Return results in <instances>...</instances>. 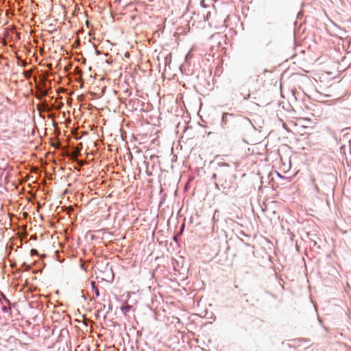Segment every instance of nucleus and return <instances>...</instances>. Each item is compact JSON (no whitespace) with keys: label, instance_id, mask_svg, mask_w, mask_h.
I'll return each mask as SVG.
<instances>
[{"label":"nucleus","instance_id":"nucleus-1","mask_svg":"<svg viewBox=\"0 0 351 351\" xmlns=\"http://www.w3.org/2000/svg\"><path fill=\"white\" fill-rule=\"evenodd\" d=\"M216 171L218 172V182H215V188L220 189V186L226 193L231 189H234L233 182L235 176L232 175L229 164L225 162L218 163V167L216 169Z\"/></svg>","mask_w":351,"mask_h":351},{"label":"nucleus","instance_id":"nucleus-2","mask_svg":"<svg viewBox=\"0 0 351 351\" xmlns=\"http://www.w3.org/2000/svg\"><path fill=\"white\" fill-rule=\"evenodd\" d=\"M48 87L45 82H40L36 85V98H43L48 94Z\"/></svg>","mask_w":351,"mask_h":351},{"label":"nucleus","instance_id":"nucleus-3","mask_svg":"<svg viewBox=\"0 0 351 351\" xmlns=\"http://www.w3.org/2000/svg\"><path fill=\"white\" fill-rule=\"evenodd\" d=\"M5 302L8 304H3L1 300H0V305L1 306V310L3 313H8L11 310V308L9 306L10 302L8 300H5Z\"/></svg>","mask_w":351,"mask_h":351},{"label":"nucleus","instance_id":"nucleus-4","mask_svg":"<svg viewBox=\"0 0 351 351\" xmlns=\"http://www.w3.org/2000/svg\"><path fill=\"white\" fill-rule=\"evenodd\" d=\"M232 117V114L223 113L222 116V124L226 125L227 122L228 121V119L231 118Z\"/></svg>","mask_w":351,"mask_h":351},{"label":"nucleus","instance_id":"nucleus-5","mask_svg":"<svg viewBox=\"0 0 351 351\" xmlns=\"http://www.w3.org/2000/svg\"><path fill=\"white\" fill-rule=\"evenodd\" d=\"M51 145L53 147H54L55 148L60 149L61 147V144L58 139H55V140L51 139Z\"/></svg>","mask_w":351,"mask_h":351},{"label":"nucleus","instance_id":"nucleus-6","mask_svg":"<svg viewBox=\"0 0 351 351\" xmlns=\"http://www.w3.org/2000/svg\"><path fill=\"white\" fill-rule=\"evenodd\" d=\"M311 181L312 185H313L314 189L315 190L316 193H319V189L318 186L315 183V179L313 177H312L311 179Z\"/></svg>","mask_w":351,"mask_h":351},{"label":"nucleus","instance_id":"nucleus-7","mask_svg":"<svg viewBox=\"0 0 351 351\" xmlns=\"http://www.w3.org/2000/svg\"><path fill=\"white\" fill-rule=\"evenodd\" d=\"M134 104H135V106H136L134 108L135 110H137L138 107V106H143V103L142 101H141L139 99H136L134 100Z\"/></svg>","mask_w":351,"mask_h":351},{"label":"nucleus","instance_id":"nucleus-8","mask_svg":"<svg viewBox=\"0 0 351 351\" xmlns=\"http://www.w3.org/2000/svg\"><path fill=\"white\" fill-rule=\"evenodd\" d=\"M23 75L26 79H29L32 76V71H24Z\"/></svg>","mask_w":351,"mask_h":351},{"label":"nucleus","instance_id":"nucleus-9","mask_svg":"<svg viewBox=\"0 0 351 351\" xmlns=\"http://www.w3.org/2000/svg\"><path fill=\"white\" fill-rule=\"evenodd\" d=\"M71 134L73 135L75 140H79V139H81V138H82V136H79V134L80 133L75 132V133H71Z\"/></svg>","mask_w":351,"mask_h":351},{"label":"nucleus","instance_id":"nucleus-10","mask_svg":"<svg viewBox=\"0 0 351 351\" xmlns=\"http://www.w3.org/2000/svg\"><path fill=\"white\" fill-rule=\"evenodd\" d=\"M31 256H34L38 254V252L36 249H32L30 251Z\"/></svg>","mask_w":351,"mask_h":351},{"label":"nucleus","instance_id":"nucleus-11","mask_svg":"<svg viewBox=\"0 0 351 351\" xmlns=\"http://www.w3.org/2000/svg\"><path fill=\"white\" fill-rule=\"evenodd\" d=\"M126 134L127 133H123V132L120 133V138H121L122 141H125V139L126 138Z\"/></svg>","mask_w":351,"mask_h":351},{"label":"nucleus","instance_id":"nucleus-12","mask_svg":"<svg viewBox=\"0 0 351 351\" xmlns=\"http://www.w3.org/2000/svg\"><path fill=\"white\" fill-rule=\"evenodd\" d=\"M212 179L213 180H218V172L217 171L213 174Z\"/></svg>","mask_w":351,"mask_h":351},{"label":"nucleus","instance_id":"nucleus-13","mask_svg":"<svg viewBox=\"0 0 351 351\" xmlns=\"http://www.w3.org/2000/svg\"><path fill=\"white\" fill-rule=\"evenodd\" d=\"M141 136V134L139 133L137 136H135L134 134V133H132V138L135 140V141H138L139 138H138V136Z\"/></svg>","mask_w":351,"mask_h":351},{"label":"nucleus","instance_id":"nucleus-14","mask_svg":"<svg viewBox=\"0 0 351 351\" xmlns=\"http://www.w3.org/2000/svg\"><path fill=\"white\" fill-rule=\"evenodd\" d=\"M91 286H92V288L94 290H96V289H97V287H96V283L95 282H91Z\"/></svg>","mask_w":351,"mask_h":351},{"label":"nucleus","instance_id":"nucleus-15","mask_svg":"<svg viewBox=\"0 0 351 351\" xmlns=\"http://www.w3.org/2000/svg\"><path fill=\"white\" fill-rule=\"evenodd\" d=\"M95 295H96V296H99V290H98V289H96V290H95Z\"/></svg>","mask_w":351,"mask_h":351},{"label":"nucleus","instance_id":"nucleus-16","mask_svg":"<svg viewBox=\"0 0 351 351\" xmlns=\"http://www.w3.org/2000/svg\"><path fill=\"white\" fill-rule=\"evenodd\" d=\"M130 306H127V307H125L126 310L130 309Z\"/></svg>","mask_w":351,"mask_h":351},{"label":"nucleus","instance_id":"nucleus-17","mask_svg":"<svg viewBox=\"0 0 351 351\" xmlns=\"http://www.w3.org/2000/svg\"><path fill=\"white\" fill-rule=\"evenodd\" d=\"M109 134V136H112V133H108Z\"/></svg>","mask_w":351,"mask_h":351},{"label":"nucleus","instance_id":"nucleus-18","mask_svg":"<svg viewBox=\"0 0 351 351\" xmlns=\"http://www.w3.org/2000/svg\"><path fill=\"white\" fill-rule=\"evenodd\" d=\"M119 132H123V131L122 130V129H119Z\"/></svg>","mask_w":351,"mask_h":351},{"label":"nucleus","instance_id":"nucleus-19","mask_svg":"<svg viewBox=\"0 0 351 351\" xmlns=\"http://www.w3.org/2000/svg\"><path fill=\"white\" fill-rule=\"evenodd\" d=\"M202 4L203 6H204V1H202Z\"/></svg>","mask_w":351,"mask_h":351},{"label":"nucleus","instance_id":"nucleus-20","mask_svg":"<svg viewBox=\"0 0 351 351\" xmlns=\"http://www.w3.org/2000/svg\"><path fill=\"white\" fill-rule=\"evenodd\" d=\"M78 146H80L82 147V143H80Z\"/></svg>","mask_w":351,"mask_h":351}]
</instances>
